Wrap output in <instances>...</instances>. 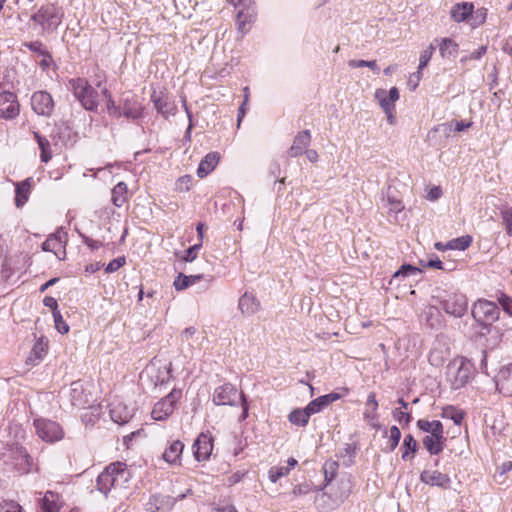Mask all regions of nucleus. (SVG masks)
<instances>
[{
	"label": "nucleus",
	"mask_w": 512,
	"mask_h": 512,
	"mask_svg": "<svg viewBox=\"0 0 512 512\" xmlns=\"http://www.w3.org/2000/svg\"><path fill=\"white\" fill-rule=\"evenodd\" d=\"M131 480V472L123 462H115L108 465L97 477V489L105 496L111 491L119 492L128 487Z\"/></svg>",
	"instance_id": "obj_1"
},
{
	"label": "nucleus",
	"mask_w": 512,
	"mask_h": 512,
	"mask_svg": "<svg viewBox=\"0 0 512 512\" xmlns=\"http://www.w3.org/2000/svg\"><path fill=\"white\" fill-rule=\"evenodd\" d=\"M474 374L473 364L464 357H457L446 367V379L455 390L464 387Z\"/></svg>",
	"instance_id": "obj_2"
},
{
	"label": "nucleus",
	"mask_w": 512,
	"mask_h": 512,
	"mask_svg": "<svg viewBox=\"0 0 512 512\" xmlns=\"http://www.w3.org/2000/svg\"><path fill=\"white\" fill-rule=\"evenodd\" d=\"M70 85L75 97L86 110L94 111L98 107L97 92L84 78L70 80Z\"/></svg>",
	"instance_id": "obj_3"
},
{
	"label": "nucleus",
	"mask_w": 512,
	"mask_h": 512,
	"mask_svg": "<svg viewBox=\"0 0 512 512\" xmlns=\"http://www.w3.org/2000/svg\"><path fill=\"white\" fill-rule=\"evenodd\" d=\"M63 12L54 5L41 7L37 13L32 15L31 20L39 24L44 31H53L62 22Z\"/></svg>",
	"instance_id": "obj_4"
},
{
	"label": "nucleus",
	"mask_w": 512,
	"mask_h": 512,
	"mask_svg": "<svg viewBox=\"0 0 512 512\" xmlns=\"http://www.w3.org/2000/svg\"><path fill=\"white\" fill-rule=\"evenodd\" d=\"M350 493V484L348 481H342L338 487V490L328 496L323 491H317V495L314 497V503L319 509L330 510L338 506L345 499L348 498Z\"/></svg>",
	"instance_id": "obj_5"
},
{
	"label": "nucleus",
	"mask_w": 512,
	"mask_h": 512,
	"mask_svg": "<svg viewBox=\"0 0 512 512\" xmlns=\"http://www.w3.org/2000/svg\"><path fill=\"white\" fill-rule=\"evenodd\" d=\"M236 24L238 31L244 35L246 34L252 22L256 17V6L253 0H238L235 4Z\"/></svg>",
	"instance_id": "obj_6"
},
{
	"label": "nucleus",
	"mask_w": 512,
	"mask_h": 512,
	"mask_svg": "<svg viewBox=\"0 0 512 512\" xmlns=\"http://www.w3.org/2000/svg\"><path fill=\"white\" fill-rule=\"evenodd\" d=\"M182 396L180 389H173L168 395L158 401L151 412L152 418L157 421L166 420L172 415L176 404Z\"/></svg>",
	"instance_id": "obj_7"
},
{
	"label": "nucleus",
	"mask_w": 512,
	"mask_h": 512,
	"mask_svg": "<svg viewBox=\"0 0 512 512\" xmlns=\"http://www.w3.org/2000/svg\"><path fill=\"white\" fill-rule=\"evenodd\" d=\"M36 434L40 439L47 443H53L64 437V432L60 425L48 419L34 420Z\"/></svg>",
	"instance_id": "obj_8"
},
{
	"label": "nucleus",
	"mask_w": 512,
	"mask_h": 512,
	"mask_svg": "<svg viewBox=\"0 0 512 512\" xmlns=\"http://www.w3.org/2000/svg\"><path fill=\"white\" fill-rule=\"evenodd\" d=\"M441 306L447 314L462 317L467 311L468 301L464 294L451 293L441 301Z\"/></svg>",
	"instance_id": "obj_9"
},
{
	"label": "nucleus",
	"mask_w": 512,
	"mask_h": 512,
	"mask_svg": "<svg viewBox=\"0 0 512 512\" xmlns=\"http://www.w3.org/2000/svg\"><path fill=\"white\" fill-rule=\"evenodd\" d=\"M472 314L478 321L492 323L499 319L500 310L494 302L479 300L474 304Z\"/></svg>",
	"instance_id": "obj_10"
},
{
	"label": "nucleus",
	"mask_w": 512,
	"mask_h": 512,
	"mask_svg": "<svg viewBox=\"0 0 512 512\" xmlns=\"http://www.w3.org/2000/svg\"><path fill=\"white\" fill-rule=\"evenodd\" d=\"M10 457L15 469L21 474L29 473L34 466L33 459L27 450L18 444L11 445Z\"/></svg>",
	"instance_id": "obj_11"
},
{
	"label": "nucleus",
	"mask_w": 512,
	"mask_h": 512,
	"mask_svg": "<svg viewBox=\"0 0 512 512\" xmlns=\"http://www.w3.org/2000/svg\"><path fill=\"white\" fill-rule=\"evenodd\" d=\"M31 106L36 114L50 116L54 110V101L48 92L37 91L31 97Z\"/></svg>",
	"instance_id": "obj_12"
},
{
	"label": "nucleus",
	"mask_w": 512,
	"mask_h": 512,
	"mask_svg": "<svg viewBox=\"0 0 512 512\" xmlns=\"http://www.w3.org/2000/svg\"><path fill=\"white\" fill-rule=\"evenodd\" d=\"M19 104L17 97L12 92L0 93V117L4 119H14L19 115Z\"/></svg>",
	"instance_id": "obj_13"
},
{
	"label": "nucleus",
	"mask_w": 512,
	"mask_h": 512,
	"mask_svg": "<svg viewBox=\"0 0 512 512\" xmlns=\"http://www.w3.org/2000/svg\"><path fill=\"white\" fill-rule=\"evenodd\" d=\"M240 397L235 386L230 383L223 384L215 389L213 393V402L216 405H230L236 404L237 399Z\"/></svg>",
	"instance_id": "obj_14"
},
{
	"label": "nucleus",
	"mask_w": 512,
	"mask_h": 512,
	"mask_svg": "<svg viewBox=\"0 0 512 512\" xmlns=\"http://www.w3.org/2000/svg\"><path fill=\"white\" fill-rule=\"evenodd\" d=\"M176 503L177 499H173V496L154 494L146 503V510L148 512H169Z\"/></svg>",
	"instance_id": "obj_15"
},
{
	"label": "nucleus",
	"mask_w": 512,
	"mask_h": 512,
	"mask_svg": "<svg viewBox=\"0 0 512 512\" xmlns=\"http://www.w3.org/2000/svg\"><path fill=\"white\" fill-rule=\"evenodd\" d=\"M213 450V439L207 433H201L193 444V454L197 461L208 460Z\"/></svg>",
	"instance_id": "obj_16"
},
{
	"label": "nucleus",
	"mask_w": 512,
	"mask_h": 512,
	"mask_svg": "<svg viewBox=\"0 0 512 512\" xmlns=\"http://www.w3.org/2000/svg\"><path fill=\"white\" fill-rule=\"evenodd\" d=\"M121 102L120 108L123 116L133 120L142 116L143 107L135 95L131 93L124 94Z\"/></svg>",
	"instance_id": "obj_17"
},
{
	"label": "nucleus",
	"mask_w": 512,
	"mask_h": 512,
	"mask_svg": "<svg viewBox=\"0 0 512 512\" xmlns=\"http://www.w3.org/2000/svg\"><path fill=\"white\" fill-rule=\"evenodd\" d=\"M67 241V235L64 232L57 231L50 235L42 244L43 251L53 252L58 259H62L61 253L65 255V244Z\"/></svg>",
	"instance_id": "obj_18"
},
{
	"label": "nucleus",
	"mask_w": 512,
	"mask_h": 512,
	"mask_svg": "<svg viewBox=\"0 0 512 512\" xmlns=\"http://www.w3.org/2000/svg\"><path fill=\"white\" fill-rule=\"evenodd\" d=\"M65 394L74 407L84 408L90 403L89 395L85 393L83 384L80 381L73 382L65 391Z\"/></svg>",
	"instance_id": "obj_19"
},
{
	"label": "nucleus",
	"mask_w": 512,
	"mask_h": 512,
	"mask_svg": "<svg viewBox=\"0 0 512 512\" xmlns=\"http://www.w3.org/2000/svg\"><path fill=\"white\" fill-rule=\"evenodd\" d=\"M494 380L500 393L506 396H512V363L503 365Z\"/></svg>",
	"instance_id": "obj_20"
},
{
	"label": "nucleus",
	"mask_w": 512,
	"mask_h": 512,
	"mask_svg": "<svg viewBox=\"0 0 512 512\" xmlns=\"http://www.w3.org/2000/svg\"><path fill=\"white\" fill-rule=\"evenodd\" d=\"M420 480L424 484L430 486H437L446 489L450 486V477L447 474L441 473L437 470H424L420 474Z\"/></svg>",
	"instance_id": "obj_21"
},
{
	"label": "nucleus",
	"mask_w": 512,
	"mask_h": 512,
	"mask_svg": "<svg viewBox=\"0 0 512 512\" xmlns=\"http://www.w3.org/2000/svg\"><path fill=\"white\" fill-rule=\"evenodd\" d=\"M449 354L450 352L447 344L444 341L437 339L433 343V346L429 352L428 360L431 365L439 367L445 362Z\"/></svg>",
	"instance_id": "obj_22"
},
{
	"label": "nucleus",
	"mask_w": 512,
	"mask_h": 512,
	"mask_svg": "<svg viewBox=\"0 0 512 512\" xmlns=\"http://www.w3.org/2000/svg\"><path fill=\"white\" fill-rule=\"evenodd\" d=\"M310 143H311L310 131L303 130V131L299 132L295 136L291 147L287 151L289 157L294 158L299 155H302L306 151V148L310 145Z\"/></svg>",
	"instance_id": "obj_23"
},
{
	"label": "nucleus",
	"mask_w": 512,
	"mask_h": 512,
	"mask_svg": "<svg viewBox=\"0 0 512 512\" xmlns=\"http://www.w3.org/2000/svg\"><path fill=\"white\" fill-rule=\"evenodd\" d=\"M48 349V340L41 337L34 343L28 357L26 358V365L36 366L45 357Z\"/></svg>",
	"instance_id": "obj_24"
},
{
	"label": "nucleus",
	"mask_w": 512,
	"mask_h": 512,
	"mask_svg": "<svg viewBox=\"0 0 512 512\" xmlns=\"http://www.w3.org/2000/svg\"><path fill=\"white\" fill-rule=\"evenodd\" d=\"M238 307L244 316H252L260 311L261 304L253 293L245 292L239 299Z\"/></svg>",
	"instance_id": "obj_25"
},
{
	"label": "nucleus",
	"mask_w": 512,
	"mask_h": 512,
	"mask_svg": "<svg viewBox=\"0 0 512 512\" xmlns=\"http://www.w3.org/2000/svg\"><path fill=\"white\" fill-rule=\"evenodd\" d=\"M151 99L154 103L155 109L163 117L168 118L170 115H174L176 106L174 102L170 101L166 95L162 93L156 94L154 92L151 96Z\"/></svg>",
	"instance_id": "obj_26"
},
{
	"label": "nucleus",
	"mask_w": 512,
	"mask_h": 512,
	"mask_svg": "<svg viewBox=\"0 0 512 512\" xmlns=\"http://www.w3.org/2000/svg\"><path fill=\"white\" fill-rule=\"evenodd\" d=\"M184 450V444L180 440L173 441L163 452L162 458L170 465H179Z\"/></svg>",
	"instance_id": "obj_27"
},
{
	"label": "nucleus",
	"mask_w": 512,
	"mask_h": 512,
	"mask_svg": "<svg viewBox=\"0 0 512 512\" xmlns=\"http://www.w3.org/2000/svg\"><path fill=\"white\" fill-rule=\"evenodd\" d=\"M219 159L220 155L218 152L208 153L198 166L197 176L200 178L206 177L217 166Z\"/></svg>",
	"instance_id": "obj_28"
},
{
	"label": "nucleus",
	"mask_w": 512,
	"mask_h": 512,
	"mask_svg": "<svg viewBox=\"0 0 512 512\" xmlns=\"http://www.w3.org/2000/svg\"><path fill=\"white\" fill-rule=\"evenodd\" d=\"M340 395L337 393H330L323 396H320L314 400H312L308 405V411L313 415L322 411L325 407H327L332 402L338 400Z\"/></svg>",
	"instance_id": "obj_29"
},
{
	"label": "nucleus",
	"mask_w": 512,
	"mask_h": 512,
	"mask_svg": "<svg viewBox=\"0 0 512 512\" xmlns=\"http://www.w3.org/2000/svg\"><path fill=\"white\" fill-rule=\"evenodd\" d=\"M473 8L474 6L472 3H457L452 7L450 11L451 18L457 23L463 22L472 15Z\"/></svg>",
	"instance_id": "obj_30"
},
{
	"label": "nucleus",
	"mask_w": 512,
	"mask_h": 512,
	"mask_svg": "<svg viewBox=\"0 0 512 512\" xmlns=\"http://www.w3.org/2000/svg\"><path fill=\"white\" fill-rule=\"evenodd\" d=\"M32 187V180L28 178L16 184L15 204L18 208L22 207L28 200Z\"/></svg>",
	"instance_id": "obj_31"
},
{
	"label": "nucleus",
	"mask_w": 512,
	"mask_h": 512,
	"mask_svg": "<svg viewBox=\"0 0 512 512\" xmlns=\"http://www.w3.org/2000/svg\"><path fill=\"white\" fill-rule=\"evenodd\" d=\"M459 51V45L451 38H442L439 43V52L442 58H455Z\"/></svg>",
	"instance_id": "obj_32"
},
{
	"label": "nucleus",
	"mask_w": 512,
	"mask_h": 512,
	"mask_svg": "<svg viewBox=\"0 0 512 512\" xmlns=\"http://www.w3.org/2000/svg\"><path fill=\"white\" fill-rule=\"evenodd\" d=\"M111 419L120 425L125 424L132 417V411L121 404H113L110 409Z\"/></svg>",
	"instance_id": "obj_33"
},
{
	"label": "nucleus",
	"mask_w": 512,
	"mask_h": 512,
	"mask_svg": "<svg viewBox=\"0 0 512 512\" xmlns=\"http://www.w3.org/2000/svg\"><path fill=\"white\" fill-rule=\"evenodd\" d=\"M61 503L59 495L53 491H47L43 497L42 509L44 512H59Z\"/></svg>",
	"instance_id": "obj_34"
},
{
	"label": "nucleus",
	"mask_w": 512,
	"mask_h": 512,
	"mask_svg": "<svg viewBox=\"0 0 512 512\" xmlns=\"http://www.w3.org/2000/svg\"><path fill=\"white\" fill-rule=\"evenodd\" d=\"M127 185L124 182H119L114 186L111 192L112 203L116 207H121L127 201Z\"/></svg>",
	"instance_id": "obj_35"
},
{
	"label": "nucleus",
	"mask_w": 512,
	"mask_h": 512,
	"mask_svg": "<svg viewBox=\"0 0 512 512\" xmlns=\"http://www.w3.org/2000/svg\"><path fill=\"white\" fill-rule=\"evenodd\" d=\"M444 441L445 437H438L428 434L423 439V445L430 454H439L443 450Z\"/></svg>",
	"instance_id": "obj_36"
},
{
	"label": "nucleus",
	"mask_w": 512,
	"mask_h": 512,
	"mask_svg": "<svg viewBox=\"0 0 512 512\" xmlns=\"http://www.w3.org/2000/svg\"><path fill=\"white\" fill-rule=\"evenodd\" d=\"M201 278H202L201 275L187 276V275L180 273L174 280L173 285L176 290L181 291V290L188 288L189 286L196 284Z\"/></svg>",
	"instance_id": "obj_37"
},
{
	"label": "nucleus",
	"mask_w": 512,
	"mask_h": 512,
	"mask_svg": "<svg viewBox=\"0 0 512 512\" xmlns=\"http://www.w3.org/2000/svg\"><path fill=\"white\" fill-rule=\"evenodd\" d=\"M34 138L38 143L39 149L41 151L40 158L41 161L44 163H47L52 158V153L50 150V143L49 141L40 135L39 132H33Z\"/></svg>",
	"instance_id": "obj_38"
},
{
	"label": "nucleus",
	"mask_w": 512,
	"mask_h": 512,
	"mask_svg": "<svg viewBox=\"0 0 512 512\" xmlns=\"http://www.w3.org/2000/svg\"><path fill=\"white\" fill-rule=\"evenodd\" d=\"M312 414L310 411H308L307 406L304 409H295L289 414V421L292 424L298 425V426H305L307 425L309 418Z\"/></svg>",
	"instance_id": "obj_39"
},
{
	"label": "nucleus",
	"mask_w": 512,
	"mask_h": 512,
	"mask_svg": "<svg viewBox=\"0 0 512 512\" xmlns=\"http://www.w3.org/2000/svg\"><path fill=\"white\" fill-rule=\"evenodd\" d=\"M375 97L379 101V103H380L382 109L384 110V112L389 115L388 119H389L390 123H392L391 112L394 109V102H392L389 99V97L387 95V91L383 90V89H379V90L376 91Z\"/></svg>",
	"instance_id": "obj_40"
},
{
	"label": "nucleus",
	"mask_w": 512,
	"mask_h": 512,
	"mask_svg": "<svg viewBox=\"0 0 512 512\" xmlns=\"http://www.w3.org/2000/svg\"><path fill=\"white\" fill-rule=\"evenodd\" d=\"M317 491H322V489L317 488L310 482H305L296 485L293 490L292 494L295 497H301V496H307L309 494H314V497L317 495Z\"/></svg>",
	"instance_id": "obj_41"
},
{
	"label": "nucleus",
	"mask_w": 512,
	"mask_h": 512,
	"mask_svg": "<svg viewBox=\"0 0 512 512\" xmlns=\"http://www.w3.org/2000/svg\"><path fill=\"white\" fill-rule=\"evenodd\" d=\"M384 200L389 208V211L399 213L404 209L402 201L392 193L391 188L387 189Z\"/></svg>",
	"instance_id": "obj_42"
},
{
	"label": "nucleus",
	"mask_w": 512,
	"mask_h": 512,
	"mask_svg": "<svg viewBox=\"0 0 512 512\" xmlns=\"http://www.w3.org/2000/svg\"><path fill=\"white\" fill-rule=\"evenodd\" d=\"M472 243V238L470 236H462L456 239L449 241L446 245L447 249L451 250H460L463 251L467 249Z\"/></svg>",
	"instance_id": "obj_43"
},
{
	"label": "nucleus",
	"mask_w": 512,
	"mask_h": 512,
	"mask_svg": "<svg viewBox=\"0 0 512 512\" xmlns=\"http://www.w3.org/2000/svg\"><path fill=\"white\" fill-rule=\"evenodd\" d=\"M103 96L106 98V108L107 112L110 116L120 118L122 116L121 108L120 106H116L114 100L112 99L111 95L109 94L108 90L104 88L102 90Z\"/></svg>",
	"instance_id": "obj_44"
},
{
	"label": "nucleus",
	"mask_w": 512,
	"mask_h": 512,
	"mask_svg": "<svg viewBox=\"0 0 512 512\" xmlns=\"http://www.w3.org/2000/svg\"><path fill=\"white\" fill-rule=\"evenodd\" d=\"M367 410L364 413L366 419L375 420L377 418L376 410L378 408V402L375 394L370 393L366 401Z\"/></svg>",
	"instance_id": "obj_45"
},
{
	"label": "nucleus",
	"mask_w": 512,
	"mask_h": 512,
	"mask_svg": "<svg viewBox=\"0 0 512 512\" xmlns=\"http://www.w3.org/2000/svg\"><path fill=\"white\" fill-rule=\"evenodd\" d=\"M417 443L414 440L412 435H406L403 441V453L402 459L407 460L410 455H413L416 452Z\"/></svg>",
	"instance_id": "obj_46"
},
{
	"label": "nucleus",
	"mask_w": 512,
	"mask_h": 512,
	"mask_svg": "<svg viewBox=\"0 0 512 512\" xmlns=\"http://www.w3.org/2000/svg\"><path fill=\"white\" fill-rule=\"evenodd\" d=\"M442 417L451 419L456 425H460L464 414L462 411L450 406L443 409Z\"/></svg>",
	"instance_id": "obj_47"
},
{
	"label": "nucleus",
	"mask_w": 512,
	"mask_h": 512,
	"mask_svg": "<svg viewBox=\"0 0 512 512\" xmlns=\"http://www.w3.org/2000/svg\"><path fill=\"white\" fill-rule=\"evenodd\" d=\"M419 273H421V270L418 267L410 265V264H405V265H402L401 268L394 273L393 279L396 280L401 277L417 275Z\"/></svg>",
	"instance_id": "obj_48"
},
{
	"label": "nucleus",
	"mask_w": 512,
	"mask_h": 512,
	"mask_svg": "<svg viewBox=\"0 0 512 512\" xmlns=\"http://www.w3.org/2000/svg\"><path fill=\"white\" fill-rule=\"evenodd\" d=\"M290 472L284 466H273L268 471V479L276 483L280 478L287 476Z\"/></svg>",
	"instance_id": "obj_49"
},
{
	"label": "nucleus",
	"mask_w": 512,
	"mask_h": 512,
	"mask_svg": "<svg viewBox=\"0 0 512 512\" xmlns=\"http://www.w3.org/2000/svg\"><path fill=\"white\" fill-rule=\"evenodd\" d=\"M401 438V432L397 426H392L389 429L388 435V448L390 451H393L399 444Z\"/></svg>",
	"instance_id": "obj_50"
},
{
	"label": "nucleus",
	"mask_w": 512,
	"mask_h": 512,
	"mask_svg": "<svg viewBox=\"0 0 512 512\" xmlns=\"http://www.w3.org/2000/svg\"><path fill=\"white\" fill-rule=\"evenodd\" d=\"M349 67L351 68H361V67H368L373 72L379 73V66L377 65V62L375 60L372 61H366V60H350L348 62Z\"/></svg>",
	"instance_id": "obj_51"
},
{
	"label": "nucleus",
	"mask_w": 512,
	"mask_h": 512,
	"mask_svg": "<svg viewBox=\"0 0 512 512\" xmlns=\"http://www.w3.org/2000/svg\"><path fill=\"white\" fill-rule=\"evenodd\" d=\"M487 52V46L482 45L477 50L471 52L469 55H464L460 59V63L466 65L470 60H479L481 59Z\"/></svg>",
	"instance_id": "obj_52"
},
{
	"label": "nucleus",
	"mask_w": 512,
	"mask_h": 512,
	"mask_svg": "<svg viewBox=\"0 0 512 512\" xmlns=\"http://www.w3.org/2000/svg\"><path fill=\"white\" fill-rule=\"evenodd\" d=\"M433 53L434 46L432 44H430L425 50L421 52L418 66L419 70H423L428 65Z\"/></svg>",
	"instance_id": "obj_53"
},
{
	"label": "nucleus",
	"mask_w": 512,
	"mask_h": 512,
	"mask_svg": "<svg viewBox=\"0 0 512 512\" xmlns=\"http://www.w3.org/2000/svg\"><path fill=\"white\" fill-rule=\"evenodd\" d=\"M55 327L61 334H66L69 331V326L66 324V322L63 320V317L60 313V311H55V313L52 314Z\"/></svg>",
	"instance_id": "obj_54"
},
{
	"label": "nucleus",
	"mask_w": 512,
	"mask_h": 512,
	"mask_svg": "<svg viewBox=\"0 0 512 512\" xmlns=\"http://www.w3.org/2000/svg\"><path fill=\"white\" fill-rule=\"evenodd\" d=\"M14 261L12 258H5L2 264L1 275L5 280H8L14 273Z\"/></svg>",
	"instance_id": "obj_55"
},
{
	"label": "nucleus",
	"mask_w": 512,
	"mask_h": 512,
	"mask_svg": "<svg viewBox=\"0 0 512 512\" xmlns=\"http://www.w3.org/2000/svg\"><path fill=\"white\" fill-rule=\"evenodd\" d=\"M501 215L507 234L512 235V209L503 210Z\"/></svg>",
	"instance_id": "obj_56"
},
{
	"label": "nucleus",
	"mask_w": 512,
	"mask_h": 512,
	"mask_svg": "<svg viewBox=\"0 0 512 512\" xmlns=\"http://www.w3.org/2000/svg\"><path fill=\"white\" fill-rule=\"evenodd\" d=\"M498 300L504 312L512 317V298L503 294L499 297Z\"/></svg>",
	"instance_id": "obj_57"
},
{
	"label": "nucleus",
	"mask_w": 512,
	"mask_h": 512,
	"mask_svg": "<svg viewBox=\"0 0 512 512\" xmlns=\"http://www.w3.org/2000/svg\"><path fill=\"white\" fill-rule=\"evenodd\" d=\"M124 264H125L124 257L115 258L108 263V265L105 268V272L113 273V272L117 271L119 268H121Z\"/></svg>",
	"instance_id": "obj_58"
},
{
	"label": "nucleus",
	"mask_w": 512,
	"mask_h": 512,
	"mask_svg": "<svg viewBox=\"0 0 512 512\" xmlns=\"http://www.w3.org/2000/svg\"><path fill=\"white\" fill-rule=\"evenodd\" d=\"M471 125H472V122L461 120V121H452L449 124H444L443 126H449L450 130L453 127L454 131L461 132V131L468 129Z\"/></svg>",
	"instance_id": "obj_59"
},
{
	"label": "nucleus",
	"mask_w": 512,
	"mask_h": 512,
	"mask_svg": "<svg viewBox=\"0 0 512 512\" xmlns=\"http://www.w3.org/2000/svg\"><path fill=\"white\" fill-rule=\"evenodd\" d=\"M201 243H197L191 247H189L186 251H185V255L183 256V260L186 261V262H192L196 256H197V251L200 249L201 247Z\"/></svg>",
	"instance_id": "obj_60"
},
{
	"label": "nucleus",
	"mask_w": 512,
	"mask_h": 512,
	"mask_svg": "<svg viewBox=\"0 0 512 512\" xmlns=\"http://www.w3.org/2000/svg\"><path fill=\"white\" fill-rule=\"evenodd\" d=\"M0 512H23V509L18 503L9 501L1 505Z\"/></svg>",
	"instance_id": "obj_61"
},
{
	"label": "nucleus",
	"mask_w": 512,
	"mask_h": 512,
	"mask_svg": "<svg viewBox=\"0 0 512 512\" xmlns=\"http://www.w3.org/2000/svg\"><path fill=\"white\" fill-rule=\"evenodd\" d=\"M393 417L401 424L404 422L405 424H408L411 421L410 414L402 411L399 408L394 409L393 411Z\"/></svg>",
	"instance_id": "obj_62"
},
{
	"label": "nucleus",
	"mask_w": 512,
	"mask_h": 512,
	"mask_svg": "<svg viewBox=\"0 0 512 512\" xmlns=\"http://www.w3.org/2000/svg\"><path fill=\"white\" fill-rule=\"evenodd\" d=\"M430 435L438 436V437H444V431H443V425L438 420L432 421L431 431L429 433Z\"/></svg>",
	"instance_id": "obj_63"
},
{
	"label": "nucleus",
	"mask_w": 512,
	"mask_h": 512,
	"mask_svg": "<svg viewBox=\"0 0 512 512\" xmlns=\"http://www.w3.org/2000/svg\"><path fill=\"white\" fill-rule=\"evenodd\" d=\"M442 195V189L439 186H434L427 192L426 198L430 201L438 200Z\"/></svg>",
	"instance_id": "obj_64"
}]
</instances>
